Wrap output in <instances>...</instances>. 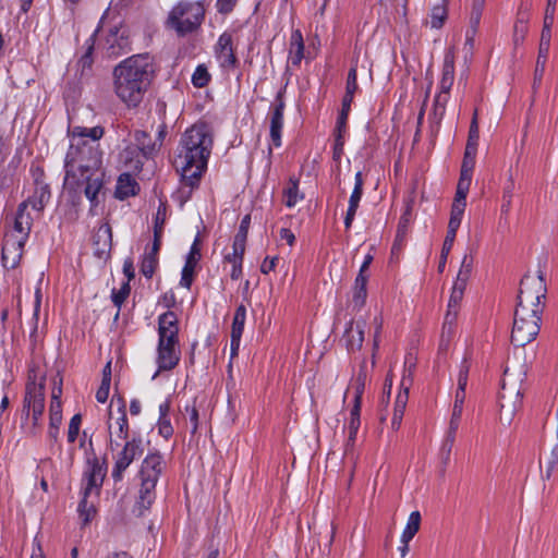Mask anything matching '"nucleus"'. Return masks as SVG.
I'll use <instances>...</instances> for the list:
<instances>
[{
	"mask_svg": "<svg viewBox=\"0 0 558 558\" xmlns=\"http://www.w3.org/2000/svg\"><path fill=\"white\" fill-rule=\"evenodd\" d=\"M472 267L473 258L471 256L464 255L454 283H460L461 286L466 287V282L472 272Z\"/></svg>",
	"mask_w": 558,
	"mask_h": 558,
	"instance_id": "39",
	"label": "nucleus"
},
{
	"mask_svg": "<svg viewBox=\"0 0 558 558\" xmlns=\"http://www.w3.org/2000/svg\"><path fill=\"white\" fill-rule=\"evenodd\" d=\"M81 424H82V415L81 414L73 415L70 421L69 428H68V441L69 442L73 444L76 440L78 433H80Z\"/></svg>",
	"mask_w": 558,
	"mask_h": 558,
	"instance_id": "47",
	"label": "nucleus"
},
{
	"mask_svg": "<svg viewBox=\"0 0 558 558\" xmlns=\"http://www.w3.org/2000/svg\"><path fill=\"white\" fill-rule=\"evenodd\" d=\"M250 223H251V216L250 215H245L243 217V219L241 220V223H240V227H239V231H238V233H236V235L234 238L246 240L247 231H248V228H250Z\"/></svg>",
	"mask_w": 558,
	"mask_h": 558,
	"instance_id": "64",
	"label": "nucleus"
},
{
	"mask_svg": "<svg viewBox=\"0 0 558 558\" xmlns=\"http://www.w3.org/2000/svg\"><path fill=\"white\" fill-rule=\"evenodd\" d=\"M525 376V365L510 367L504 372L501 389L499 392V421L502 425H510L517 410L521 404V384Z\"/></svg>",
	"mask_w": 558,
	"mask_h": 558,
	"instance_id": "7",
	"label": "nucleus"
},
{
	"mask_svg": "<svg viewBox=\"0 0 558 558\" xmlns=\"http://www.w3.org/2000/svg\"><path fill=\"white\" fill-rule=\"evenodd\" d=\"M137 183L129 173H122L117 182L116 197L125 199L136 194Z\"/></svg>",
	"mask_w": 558,
	"mask_h": 558,
	"instance_id": "23",
	"label": "nucleus"
},
{
	"mask_svg": "<svg viewBox=\"0 0 558 558\" xmlns=\"http://www.w3.org/2000/svg\"><path fill=\"white\" fill-rule=\"evenodd\" d=\"M130 32L123 25L111 27L105 38V48L110 56H119L130 49Z\"/></svg>",
	"mask_w": 558,
	"mask_h": 558,
	"instance_id": "13",
	"label": "nucleus"
},
{
	"mask_svg": "<svg viewBox=\"0 0 558 558\" xmlns=\"http://www.w3.org/2000/svg\"><path fill=\"white\" fill-rule=\"evenodd\" d=\"M366 322L364 319H356L351 322L345 329L347 348L349 351L354 352L361 350L364 336H365Z\"/></svg>",
	"mask_w": 558,
	"mask_h": 558,
	"instance_id": "19",
	"label": "nucleus"
},
{
	"mask_svg": "<svg viewBox=\"0 0 558 558\" xmlns=\"http://www.w3.org/2000/svg\"><path fill=\"white\" fill-rule=\"evenodd\" d=\"M480 140L478 122H471L465 149L477 150Z\"/></svg>",
	"mask_w": 558,
	"mask_h": 558,
	"instance_id": "46",
	"label": "nucleus"
},
{
	"mask_svg": "<svg viewBox=\"0 0 558 558\" xmlns=\"http://www.w3.org/2000/svg\"><path fill=\"white\" fill-rule=\"evenodd\" d=\"M447 8L444 3L434 5L429 15L430 27L436 29L442 27L445 21L447 20Z\"/></svg>",
	"mask_w": 558,
	"mask_h": 558,
	"instance_id": "37",
	"label": "nucleus"
},
{
	"mask_svg": "<svg viewBox=\"0 0 558 558\" xmlns=\"http://www.w3.org/2000/svg\"><path fill=\"white\" fill-rule=\"evenodd\" d=\"M556 2L557 0H547V7L545 10L544 24L538 47V56L536 60L534 77L535 82H541L545 72V64L548 58L550 47L551 26L554 24Z\"/></svg>",
	"mask_w": 558,
	"mask_h": 558,
	"instance_id": "10",
	"label": "nucleus"
},
{
	"mask_svg": "<svg viewBox=\"0 0 558 558\" xmlns=\"http://www.w3.org/2000/svg\"><path fill=\"white\" fill-rule=\"evenodd\" d=\"M116 425H117V430L114 432V435H116L114 439H117L118 441L119 440H124V441L129 440L128 439V437H129L128 417H126L125 411L123 409H120V416L117 418ZM108 427L110 430V435L112 436L113 435L112 424L109 423Z\"/></svg>",
	"mask_w": 558,
	"mask_h": 558,
	"instance_id": "33",
	"label": "nucleus"
},
{
	"mask_svg": "<svg viewBox=\"0 0 558 558\" xmlns=\"http://www.w3.org/2000/svg\"><path fill=\"white\" fill-rule=\"evenodd\" d=\"M469 376V364L464 360L461 364L459 374H458V388L454 396V407L463 408L464 399H465V388L468 384Z\"/></svg>",
	"mask_w": 558,
	"mask_h": 558,
	"instance_id": "26",
	"label": "nucleus"
},
{
	"mask_svg": "<svg viewBox=\"0 0 558 558\" xmlns=\"http://www.w3.org/2000/svg\"><path fill=\"white\" fill-rule=\"evenodd\" d=\"M304 57V41L299 29L294 31L290 40V61L293 65H299Z\"/></svg>",
	"mask_w": 558,
	"mask_h": 558,
	"instance_id": "27",
	"label": "nucleus"
},
{
	"mask_svg": "<svg viewBox=\"0 0 558 558\" xmlns=\"http://www.w3.org/2000/svg\"><path fill=\"white\" fill-rule=\"evenodd\" d=\"M134 138L136 142V146L125 148L121 157L129 169L138 171L142 169L143 165L142 161L138 159V150L144 156H151L158 149L157 143H151L149 135L144 131H136L134 134Z\"/></svg>",
	"mask_w": 558,
	"mask_h": 558,
	"instance_id": "11",
	"label": "nucleus"
},
{
	"mask_svg": "<svg viewBox=\"0 0 558 558\" xmlns=\"http://www.w3.org/2000/svg\"><path fill=\"white\" fill-rule=\"evenodd\" d=\"M112 232L109 223H102L99 226L93 236V245L95 255L99 258L106 257L111 248Z\"/></svg>",
	"mask_w": 558,
	"mask_h": 558,
	"instance_id": "18",
	"label": "nucleus"
},
{
	"mask_svg": "<svg viewBox=\"0 0 558 558\" xmlns=\"http://www.w3.org/2000/svg\"><path fill=\"white\" fill-rule=\"evenodd\" d=\"M246 319V308L243 304L239 305L235 310L233 322H232V329H231V337H232V344L233 347H236L240 341L241 337L244 330Z\"/></svg>",
	"mask_w": 558,
	"mask_h": 558,
	"instance_id": "25",
	"label": "nucleus"
},
{
	"mask_svg": "<svg viewBox=\"0 0 558 558\" xmlns=\"http://www.w3.org/2000/svg\"><path fill=\"white\" fill-rule=\"evenodd\" d=\"M194 270H195L194 265H191V263H185V265L182 269L181 280H180V284L182 287L190 289L192 281H193V277H194Z\"/></svg>",
	"mask_w": 558,
	"mask_h": 558,
	"instance_id": "53",
	"label": "nucleus"
},
{
	"mask_svg": "<svg viewBox=\"0 0 558 558\" xmlns=\"http://www.w3.org/2000/svg\"><path fill=\"white\" fill-rule=\"evenodd\" d=\"M470 186L471 181H466L465 179H459L452 206L459 205L460 207L465 208L466 195L469 193Z\"/></svg>",
	"mask_w": 558,
	"mask_h": 558,
	"instance_id": "38",
	"label": "nucleus"
},
{
	"mask_svg": "<svg viewBox=\"0 0 558 558\" xmlns=\"http://www.w3.org/2000/svg\"><path fill=\"white\" fill-rule=\"evenodd\" d=\"M130 291L131 288L129 282H124L118 291H112V302L118 308H120L123 302L126 300Z\"/></svg>",
	"mask_w": 558,
	"mask_h": 558,
	"instance_id": "49",
	"label": "nucleus"
},
{
	"mask_svg": "<svg viewBox=\"0 0 558 558\" xmlns=\"http://www.w3.org/2000/svg\"><path fill=\"white\" fill-rule=\"evenodd\" d=\"M216 57L222 68H233L236 63L232 46V37L228 33H223L215 47Z\"/></svg>",
	"mask_w": 558,
	"mask_h": 558,
	"instance_id": "17",
	"label": "nucleus"
},
{
	"mask_svg": "<svg viewBox=\"0 0 558 558\" xmlns=\"http://www.w3.org/2000/svg\"><path fill=\"white\" fill-rule=\"evenodd\" d=\"M179 320L174 312L168 311L158 317L157 364L159 371H170L180 361Z\"/></svg>",
	"mask_w": 558,
	"mask_h": 558,
	"instance_id": "6",
	"label": "nucleus"
},
{
	"mask_svg": "<svg viewBox=\"0 0 558 558\" xmlns=\"http://www.w3.org/2000/svg\"><path fill=\"white\" fill-rule=\"evenodd\" d=\"M476 153L477 150L465 149L459 179H465L466 181L472 182Z\"/></svg>",
	"mask_w": 558,
	"mask_h": 558,
	"instance_id": "34",
	"label": "nucleus"
},
{
	"mask_svg": "<svg viewBox=\"0 0 558 558\" xmlns=\"http://www.w3.org/2000/svg\"><path fill=\"white\" fill-rule=\"evenodd\" d=\"M472 267L473 258L471 256L464 255L454 283H460L461 286L466 287V282L472 272Z\"/></svg>",
	"mask_w": 558,
	"mask_h": 558,
	"instance_id": "40",
	"label": "nucleus"
},
{
	"mask_svg": "<svg viewBox=\"0 0 558 558\" xmlns=\"http://www.w3.org/2000/svg\"><path fill=\"white\" fill-rule=\"evenodd\" d=\"M62 395L61 381L54 384L51 392V401L49 407V421L62 422V403L60 397Z\"/></svg>",
	"mask_w": 558,
	"mask_h": 558,
	"instance_id": "28",
	"label": "nucleus"
},
{
	"mask_svg": "<svg viewBox=\"0 0 558 558\" xmlns=\"http://www.w3.org/2000/svg\"><path fill=\"white\" fill-rule=\"evenodd\" d=\"M449 100V93H445L439 90V93L435 97L434 101V109L435 112L438 113L440 117L445 114L446 105Z\"/></svg>",
	"mask_w": 558,
	"mask_h": 558,
	"instance_id": "54",
	"label": "nucleus"
},
{
	"mask_svg": "<svg viewBox=\"0 0 558 558\" xmlns=\"http://www.w3.org/2000/svg\"><path fill=\"white\" fill-rule=\"evenodd\" d=\"M512 196H513V182H510V184L507 187H505L504 195H502L501 213L505 215H507L510 211Z\"/></svg>",
	"mask_w": 558,
	"mask_h": 558,
	"instance_id": "55",
	"label": "nucleus"
},
{
	"mask_svg": "<svg viewBox=\"0 0 558 558\" xmlns=\"http://www.w3.org/2000/svg\"><path fill=\"white\" fill-rule=\"evenodd\" d=\"M374 325V339H373V351L376 352L379 348L380 333L383 330V318L380 316H376L373 320ZM375 353H373L374 355Z\"/></svg>",
	"mask_w": 558,
	"mask_h": 558,
	"instance_id": "58",
	"label": "nucleus"
},
{
	"mask_svg": "<svg viewBox=\"0 0 558 558\" xmlns=\"http://www.w3.org/2000/svg\"><path fill=\"white\" fill-rule=\"evenodd\" d=\"M92 497L89 496H82V500L78 504V513L80 517L83 519V522L86 524L88 523L93 517L96 513L94 500H89Z\"/></svg>",
	"mask_w": 558,
	"mask_h": 558,
	"instance_id": "36",
	"label": "nucleus"
},
{
	"mask_svg": "<svg viewBox=\"0 0 558 558\" xmlns=\"http://www.w3.org/2000/svg\"><path fill=\"white\" fill-rule=\"evenodd\" d=\"M49 198L50 191L48 189V185L39 184L36 186L34 194L23 203H28V207L31 206L35 211L39 214L45 208Z\"/></svg>",
	"mask_w": 558,
	"mask_h": 558,
	"instance_id": "24",
	"label": "nucleus"
},
{
	"mask_svg": "<svg viewBox=\"0 0 558 558\" xmlns=\"http://www.w3.org/2000/svg\"><path fill=\"white\" fill-rule=\"evenodd\" d=\"M245 243L246 240L234 238L233 245H232V253L234 254V260H241L243 262V256L245 252Z\"/></svg>",
	"mask_w": 558,
	"mask_h": 558,
	"instance_id": "62",
	"label": "nucleus"
},
{
	"mask_svg": "<svg viewBox=\"0 0 558 558\" xmlns=\"http://www.w3.org/2000/svg\"><path fill=\"white\" fill-rule=\"evenodd\" d=\"M156 482H151V480H141V488H140V497H138V505L144 508L148 509L153 501L155 500V487Z\"/></svg>",
	"mask_w": 558,
	"mask_h": 558,
	"instance_id": "30",
	"label": "nucleus"
},
{
	"mask_svg": "<svg viewBox=\"0 0 558 558\" xmlns=\"http://www.w3.org/2000/svg\"><path fill=\"white\" fill-rule=\"evenodd\" d=\"M213 145L211 129L204 122L193 124L182 134L173 165L187 186L194 187L198 183L207 168Z\"/></svg>",
	"mask_w": 558,
	"mask_h": 558,
	"instance_id": "3",
	"label": "nucleus"
},
{
	"mask_svg": "<svg viewBox=\"0 0 558 558\" xmlns=\"http://www.w3.org/2000/svg\"><path fill=\"white\" fill-rule=\"evenodd\" d=\"M410 220H411V205L408 204L407 209L403 213V215L401 216L399 225H398V231H397L396 241L392 246V253L396 252L397 250H400L402 241L407 234V230H408Z\"/></svg>",
	"mask_w": 558,
	"mask_h": 558,
	"instance_id": "32",
	"label": "nucleus"
},
{
	"mask_svg": "<svg viewBox=\"0 0 558 558\" xmlns=\"http://www.w3.org/2000/svg\"><path fill=\"white\" fill-rule=\"evenodd\" d=\"M161 227L158 226V220L156 221V225L154 226V242L151 250L147 252L150 255H155L158 257V253L161 245Z\"/></svg>",
	"mask_w": 558,
	"mask_h": 558,
	"instance_id": "61",
	"label": "nucleus"
},
{
	"mask_svg": "<svg viewBox=\"0 0 558 558\" xmlns=\"http://www.w3.org/2000/svg\"><path fill=\"white\" fill-rule=\"evenodd\" d=\"M454 81V57L452 52H447L442 65V74L439 83V89L449 93Z\"/></svg>",
	"mask_w": 558,
	"mask_h": 558,
	"instance_id": "21",
	"label": "nucleus"
},
{
	"mask_svg": "<svg viewBox=\"0 0 558 558\" xmlns=\"http://www.w3.org/2000/svg\"><path fill=\"white\" fill-rule=\"evenodd\" d=\"M284 102L279 93L270 114V140L275 147L281 146V132L283 128Z\"/></svg>",
	"mask_w": 558,
	"mask_h": 558,
	"instance_id": "16",
	"label": "nucleus"
},
{
	"mask_svg": "<svg viewBox=\"0 0 558 558\" xmlns=\"http://www.w3.org/2000/svg\"><path fill=\"white\" fill-rule=\"evenodd\" d=\"M28 203H21L17 208L15 218L32 229L34 218L27 211Z\"/></svg>",
	"mask_w": 558,
	"mask_h": 558,
	"instance_id": "52",
	"label": "nucleus"
},
{
	"mask_svg": "<svg viewBox=\"0 0 558 558\" xmlns=\"http://www.w3.org/2000/svg\"><path fill=\"white\" fill-rule=\"evenodd\" d=\"M110 449L113 459L111 476L114 482H120L132 462L143 454V440L141 437H133L121 445L117 439L110 438Z\"/></svg>",
	"mask_w": 558,
	"mask_h": 558,
	"instance_id": "9",
	"label": "nucleus"
},
{
	"mask_svg": "<svg viewBox=\"0 0 558 558\" xmlns=\"http://www.w3.org/2000/svg\"><path fill=\"white\" fill-rule=\"evenodd\" d=\"M165 461L159 452L148 453L142 462L140 470L141 480H151V482H158L160 474L165 469Z\"/></svg>",
	"mask_w": 558,
	"mask_h": 558,
	"instance_id": "15",
	"label": "nucleus"
},
{
	"mask_svg": "<svg viewBox=\"0 0 558 558\" xmlns=\"http://www.w3.org/2000/svg\"><path fill=\"white\" fill-rule=\"evenodd\" d=\"M26 241L13 235H5L2 246V263L5 268L14 269L19 266Z\"/></svg>",
	"mask_w": 558,
	"mask_h": 558,
	"instance_id": "14",
	"label": "nucleus"
},
{
	"mask_svg": "<svg viewBox=\"0 0 558 558\" xmlns=\"http://www.w3.org/2000/svg\"><path fill=\"white\" fill-rule=\"evenodd\" d=\"M465 287L460 283H453L451 294L448 302V311L445 317V326L451 325L458 314L460 302L463 299Z\"/></svg>",
	"mask_w": 558,
	"mask_h": 558,
	"instance_id": "20",
	"label": "nucleus"
},
{
	"mask_svg": "<svg viewBox=\"0 0 558 558\" xmlns=\"http://www.w3.org/2000/svg\"><path fill=\"white\" fill-rule=\"evenodd\" d=\"M486 0H473L471 11V24L475 28L480 24Z\"/></svg>",
	"mask_w": 558,
	"mask_h": 558,
	"instance_id": "51",
	"label": "nucleus"
},
{
	"mask_svg": "<svg viewBox=\"0 0 558 558\" xmlns=\"http://www.w3.org/2000/svg\"><path fill=\"white\" fill-rule=\"evenodd\" d=\"M367 296L366 288H353L352 303L355 307L361 308Z\"/></svg>",
	"mask_w": 558,
	"mask_h": 558,
	"instance_id": "59",
	"label": "nucleus"
},
{
	"mask_svg": "<svg viewBox=\"0 0 558 558\" xmlns=\"http://www.w3.org/2000/svg\"><path fill=\"white\" fill-rule=\"evenodd\" d=\"M157 265H158V257L155 255L145 253L143 256V259H142V264H141V272L146 278L149 279L154 276Z\"/></svg>",
	"mask_w": 558,
	"mask_h": 558,
	"instance_id": "42",
	"label": "nucleus"
},
{
	"mask_svg": "<svg viewBox=\"0 0 558 558\" xmlns=\"http://www.w3.org/2000/svg\"><path fill=\"white\" fill-rule=\"evenodd\" d=\"M401 386L403 387V391H400L396 398L393 416L391 420V425L395 429H398L401 425L409 398V387L404 385V379L402 380Z\"/></svg>",
	"mask_w": 558,
	"mask_h": 558,
	"instance_id": "22",
	"label": "nucleus"
},
{
	"mask_svg": "<svg viewBox=\"0 0 558 558\" xmlns=\"http://www.w3.org/2000/svg\"><path fill=\"white\" fill-rule=\"evenodd\" d=\"M454 235L447 234L442 244L441 248V255H440V262L438 265L439 271H442L447 262V256L449 252L451 251L453 243H454Z\"/></svg>",
	"mask_w": 558,
	"mask_h": 558,
	"instance_id": "48",
	"label": "nucleus"
},
{
	"mask_svg": "<svg viewBox=\"0 0 558 558\" xmlns=\"http://www.w3.org/2000/svg\"><path fill=\"white\" fill-rule=\"evenodd\" d=\"M365 380H366V374L361 371L355 379L354 384V401L361 402L362 395L364 392L365 387Z\"/></svg>",
	"mask_w": 558,
	"mask_h": 558,
	"instance_id": "56",
	"label": "nucleus"
},
{
	"mask_svg": "<svg viewBox=\"0 0 558 558\" xmlns=\"http://www.w3.org/2000/svg\"><path fill=\"white\" fill-rule=\"evenodd\" d=\"M546 284L541 271L521 280L519 302L514 312L511 342L523 348L533 341L541 329V315L545 306Z\"/></svg>",
	"mask_w": 558,
	"mask_h": 558,
	"instance_id": "2",
	"label": "nucleus"
},
{
	"mask_svg": "<svg viewBox=\"0 0 558 558\" xmlns=\"http://www.w3.org/2000/svg\"><path fill=\"white\" fill-rule=\"evenodd\" d=\"M459 424H460V422H458V421H451V420L449 421V426H448V430L446 434V438H445V440L441 445V449H440L441 457L445 462H448V460L450 458L451 450L453 448L454 440H456V433L459 428Z\"/></svg>",
	"mask_w": 558,
	"mask_h": 558,
	"instance_id": "29",
	"label": "nucleus"
},
{
	"mask_svg": "<svg viewBox=\"0 0 558 558\" xmlns=\"http://www.w3.org/2000/svg\"><path fill=\"white\" fill-rule=\"evenodd\" d=\"M104 132L101 126L69 129L71 143L64 160L63 192L73 205H78L84 195L90 202V211L99 204L104 189L102 151L97 143Z\"/></svg>",
	"mask_w": 558,
	"mask_h": 558,
	"instance_id": "1",
	"label": "nucleus"
},
{
	"mask_svg": "<svg viewBox=\"0 0 558 558\" xmlns=\"http://www.w3.org/2000/svg\"><path fill=\"white\" fill-rule=\"evenodd\" d=\"M204 14V7L199 2L181 0L170 10L166 26L178 36H185L201 26Z\"/></svg>",
	"mask_w": 558,
	"mask_h": 558,
	"instance_id": "8",
	"label": "nucleus"
},
{
	"mask_svg": "<svg viewBox=\"0 0 558 558\" xmlns=\"http://www.w3.org/2000/svg\"><path fill=\"white\" fill-rule=\"evenodd\" d=\"M40 305H41V289L38 286L35 290L34 313H33V317H32L33 327H32V331H31V337H35V335L37 332Z\"/></svg>",
	"mask_w": 558,
	"mask_h": 558,
	"instance_id": "45",
	"label": "nucleus"
},
{
	"mask_svg": "<svg viewBox=\"0 0 558 558\" xmlns=\"http://www.w3.org/2000/svg\"><path fill=\"white\" fill-rule=\"evenodd\" d=\"M284 204L288 207H293L302 198L299 195L298 181L290 180L289 186L283 192Z\"/></svg>",
	"mask_w": 558,
	"mask_h": 558,
	"instance_id": "43",
	"label": "nucleus"
},
{
	"mask_svg": "<svg viewBox=\"0 0 558 558\" xmlns=\"http://www.w3.org/2000/svg\"><path fill=\"white\" fill-rule=\"evenodd\" d=\"M158 432L159 434L168 439L169 437L172 436L173 434V427L170 423V418L169 417H159V421H158Z\"/></svg>",
	"mask_w": 558,
	"mask_h": 558,
	"instance_id": "57",
	"label": "nucleus"
},
{
	"mask_svg": "<svg viewBox=\"0 0 558 558\" xmlns=\"http://www.w3.org/2000/svg\"><path fill=\"white\" fill-rule=\"evenodd\" d=\"M201 258V248L198 246V241L197 239L194 241V243L192 244L191 246V250H190V253L186 257V262L185 263H191V265H194L196 266V264L198 263Z\"/></svg>",
	"mask_w": 558,
	"mask_h": 558,
	"instance_id": "63",
	"label": "nucleus"
},
{
	"mask_svg": "<svg viewBox=\"0 0 558 558\" xmlns=\"http://www.w3.org/2000/svg\"><path fill=\"white\" fill-rule=\"evenodd\" d=\"M421 526V513L413 511L410 513L407 525L401 535V543H410Z\"/></svg>",
	"mask_w": 558,
	"mask_h": 558,
	"instance_id": "31",
	"label": "nucleus"
},
{
	"mask_svg": "<svg viewBox=\"0 0 558 558\" xmlns=\"http://www.w3.org/2000/svg\"><path fill=\"white\" fill-rule=\"evenodd\" d=\"M363 185H364V180H363L362 172L357 171L355 173V178H354V189L349 198V207L350 208H353V209L359 208V204H360V201L363 195Z\"/></svg>",
	"mask_w": 558,
	"mask_h": 558,
	"instance_id": "35",
	"label": "nucleus"
},
{
	"mask_svg": "<svg viewBox=\"0 0 558 558\" xmlns=\"http://www.w3.org/2000/svg\"><path fill=\"white\" fill-rule=\"evenodd\" d=\"M156 73L154 57L149 53L133 54L113 69V89L129 108L137 107L148 90Z\"/></svg>",
	"mask_w": 558,
	"mask_h": 558,
	"instance_id": "4",
	"label": "nucleus"
},
{
	"mask_svg": "<svg viewBox=\"0 0 558 558\" xmlns=\"http://www.w3.org/2000/svg\"><path fill=\"white\" fill-rule=\"evenodd\" d=\"M29 232H31V229L27 226L23 225V222L19 221L15 218L14 219L13 230L8 232L5 235H13V236H15L17 239L27 241Z\"/></svg>",
	"mask_w": 558,
	"mask_h": 558,
	"instance_id": "50",
	"label": "nucleus"
},
{
	"mask_svg": "<svg viewBox=\"0 0 558 558\" xmlns=\"http://www.w3.org/2000/svg\"><path fill=\"white\" fill-rule=\"evenodd\" d=\"M357 90V73H356V66H352L349 70L348 77H347V85H345V92L355 94Z\"/></svg>",
	"mask_w": 558,
	"mask_h": 558,
	"instance_id": "60",
	"label": "nucleus"
},
{
	"mask_svg": "<svg viewBox=\"0 0 558 558\" xmlns=\"http://www.w3.org/2000/svg\"><path fill=\"white\" fill-rule=\"evenodd\" d=\"M465 208L458 206H451L450 219L448 222L447 234L457 235V231L461 225L462 216Z\"/></svg>",
	"mask_w": 558,
	"mask_h": 558,
	"instance_id": "41",
	"label": "nucleus"
},
{
	"mask_svg": "<svg viewBox=\"0 0 558 558\" xmlns=\"http://www.w3.org/2000/svg\"><path fill=\"white\" fill-rule=\"evenodd\" d=\"M106 475V470L98 462L97 459L88 463L87 470L83 475L82 495L89 497H98L102 482Z\"/></svg>",
	"mask_w": 558,
	"mask_h": 558,
	"instance_id": "12",
	"label": "nucleus"
},
{
	"mask_svg": "<svg viewBox=\"0 0 558 558\" xmlns=\"http://www.w3.org/2000/svg\"><path fill=\"white\" fill-rule=\"evenodd\" d=\"M45 411V377L35 369L28 373L22 409V426L28 436H36L41 429Z\"/></svg>",
	"mask_w": 558,
	"mask_h": 558,
	"instance_id": "5",
	"label": "nucleus"
},
{
	"mask_svg": "<svg viewBox=\"0 0 558 558\" xmlns=\"http://www.w3.org/2000/svg\"><path fill=\"white\" fill-rule=\"evenodd\" d=\"M210 75L207 68L203 64L198 65L192 75V83L195 87H204L208 84Z\"/></svg>",
	"mask_w": 558,
	"mask_h": 558,
	"instance_id": "44",
	"label": "nucleus"
}]
</instances>
